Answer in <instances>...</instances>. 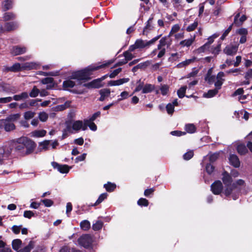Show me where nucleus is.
Returning <instances> with one entry per match:
<instances>
[{"label": "nucleus", "instance_id": "f257e3e1", "mask_svg": "<svg viewBox=\"0 0 252 252\" xmlns=\"http://www.w3.org/2000/svg\"><path fill=\"white\" fill-rule=\"evenodd\" d=\"M5 147L9 150L10 155L13 149L22 155H29L32 153L36 147V144L26 137H22L17 139L8 141Z\"/></svg>", "mask_w": 252, "mask_h": 252}, {"label": "nucleus", "instance_id": "f03ea898", "mask_svg": "<svg viewBox=\"0 0 252 252\" xmlns=\"http://www.w3.org/2000/svg\"><path fill=\"white\" fill-rule=\"evenodd\" d=\"M112 63V61H108L100 65H91L82 70L73 72L71 76V79L76 80L77 81L87 80L89 78L92 72L107 66Z\"/></svg>", "mask_w": 252, "mask_h": 252}, {"label": "nucleus", "instance_id": "7ed1b4c3", "mask_svg": "<svg viewBox=\"0 0 252 252\" xmlns=\"http://www.w3.org/2000/svg\"><path fill=\"white\" fill-rule=\"evenodd\" d=\"M222 180L226 187L224 190V194L229 197H231L233 199H237L240 194V188H238L234 183L231 185L232 179L229 174L226 172H224L222 174Z\"/></svg>", "mask_w": 252, "mask_h": 252}, {"label": "nucleus", "instance_id": "20e7f679", "mask_svg": "<svg viewBox=\"0 0 252 252\" xmlns=\"http://www.w3.org/2000/svg\"><path fill=\"white\" fill-rule=\"evenodd\" d=\"M78 242L84 248H89L92 244L93 238L90 234L83 235L78 239Z\"/></svg>", "mask_w": 252, "mask_h": 252}, {"label": "nucleus", "instance_id": "39448f33", "mask_svg": "<svg viewBox=\"0 0 252 252\" xmlns=\"http://www.w3.org/2000/svg\"><path fill=\"white\" fill-rule=\"evenodd\" d=\"M87 125L85 120L84 122L80 120L75 121L72 124V131L73 132L74 131L78 132L81 130H85L87 129Z\"/></svg>", "mask_w": 252, "mask_h": 252}, {"label": "nucleus", "instance_id": "423d86ee", "mask_svg": "<svg viewBox=\"0 0 252 252\" xmlns=\"http://www.w3.org/2000/svg\"><path fill=\"white\" fill-rule=\"evenodd\" d=\"M146 47H149L147 41L138 39L135 41L134 44L129 46V50L134 51L135 49H142Z\"/></svg>", "mask_w": 252, "mask_h": 252}, {"label": "nucleus", "instance_id": "0eeeda50", "mask_svg": "<svg viewBox=\"0 0 252 252\" xmlns=\"http://www.w3.org/2000/svg\"><path fill=\"white\" fill-rule=\"evenodd\" d=\"M9 150L6 148L5 144L0 147V164L3 163L5 160L10 156Z\"/></svg>", "mask_w": 252, "mask_h": 252}, {"label": "nucleus", "instance_id": "6e6552de", "mask_svg": "<svg viewBox=\"0 0 252 252\" xmlns=\"http://www.w3.org/2000/svg\"><path fill=\"white\" fill-rule=\"evenodd\" d=\"M238 49V45L229 44L225 47L223 51L227 55L233 56L237 53Z\"/></svg>", "mask_w": 252, "mask_h": 252}, {"label": "nucleus", "instance_id": "1a4fd4ad", "mask_svg": "<svg viewBox=\"0 0 252 252\" xmlns=\"http://www.w3.org/2000/svg\"><path fill=\"white\" fill-rule=\"evenodd\" d=\"M222 185L220 181H217L215 182L211 185V190L215 194H219L222 190Z\"/></svg>", "mask_w": 252, "mask_h": 252}, {"label": "nucleus", "instance_id": "9d476101", "mask_svg": "<svg viewBox=\"0 0 252 252\" xmlns=\"http://www.w3.org/2000/svg\"><path fill=\"white\" fill-rule=\"evenodd\" d=\"M52 166L62 173H67L71 168L67 165H61L56 162H52Z\"/></svg>", "mask_w": 252, "mask_h": 252}, {"label": "nucleus", "instance_id": "9b49d317", "mask_svg": "<svg viewBox=\"0 0 252 252\" xmlns=\"http://www.w3.org/2000/svg\"><path fill=\"white\" fill-rule=\"evenodd\" d=\"M0 125L4 127L6 131H10L15 129V126L14 124L8 121L7 120H0Z\"/></svg>", "mask_w": 252, "mask_h": 252}, {"label": "nucleus", "instance_id": "f8f14e48", "mask_svg": "<svg viewBox=\"0 0 252 252\" xmlns=\"http://www.w3.org/2000/svg\"><path fill=\"white\" fill-rule=\"evenodd\" d=\"M26 51L27 48L24 46H15L11 49V53L14 56L24 54Z\"/></svg>", "mask_w": 252, "mask_h": 252}, {"label": "nucleus", "instance_id": "ddd939ff", "mask_svg": "<svg viewBox=\"0 0 252 252\" xmlns=\"http://www.w3.org/2000/svg\"><path fill=\"white\" fill-rule=\"evenodd\" d=\"M224 76V73L223 72H220L217 74L216 79L217 81L215 83L216 89L219 90L224 81L223 77Z\"/></svg>", "mask_w": 252, "mask_h": 252}, {"label": "nucleus", "instance_id": "4468645a", "mask_svg": "<svg viewBox=\"0 0 252 252\" xmlns=\"http://www.w3.org/2000/svg\"><path fill=\"white\" fill-rule=\"evenodd\" d=\"M129 81L128 78H125L118 79L117 80H111L108 82V86H116L123 85L125 83L128 82Z\"/></svg>", "mask_w": 252, "mask_h": 252}, {"label": "nucleus", "instance_id": "2eb2a0df", "mask_svg": "<svg viewBox=\"0 0 252 252\" xmlns=\"http://www.w3.org/2000/svg\"><path fill=\"white\" fill-rule=\"evenodd\" d=\"M84 86L88 88H98L101 86V80L97 79L92 81L87 84H84Z\"/></svg>", "mask_w": 252, "mask_h": 252}, {"label": "nucleus", "instance_id": "dca6fc26", "mask_svg": "<svg viewBox=\"0 0 252 252\" xmlns=\"http://www.w3.org/2000/svg\"><path fill=\"white\" fill-rule=\"evenodd\" d=\"M18 26V24L16 22L6 23L4 24L6 32H10L16 29Z\"/></svg>", "mask_w": 252, "mask_h": 252}, {"label": "nucleus", "instance_id": "f3484780", "mask_svg": "<svg viewBox=\"0 0 252 252\" xmlns=\"http://www.w3.org/2000/svg\"><path fill=\"white\" fill-rule=\"evenodd\" d=\"M230 163L235 167H238L240 165V162L238 157L235 155H230L229 158Z\"/></svg>", "mask_w": 252, "mask_h": 252}, {"label": "nucleus", "instance_id": "a211bd4d", "mask_svg": "<svg viewBox=\"0 0 252 252\" xmlns=\"http://www.w3.org/2000/svg\"><path fill=\"white\" fill-rule=\"evenodd\" d=\"M195 36H196V34H195L193 36H191L190 38L181 41L180 42V45H181L182 47L190 46L194 42V41L195 40Z\"/></svg>", "mask_w": 252, "mask_h": 252}, {"label": "nucleus", "instance_id": "6ab92c4d", "mask_svg": "<svg viewBox=\"0 0 252 252\" xmlns=\"http://www.w3.org/2000/svg\"><path fill=\"white\" fill-rule=\"evenodd\" d=\"M38 65V64L34 62L26 63L22 64V68L23 69L31 70L37 69Z\"/></svg>", "mask_w": 252, "mask_h": 252}, {"label": "nucleus", "instance_id": "aec40b11", "mask_svg": "<svg viewBox=\"0 0 252 252\" xmlns=\"http://www.w3.org/2000/svg\"><path fill=\"white\" fill-rule=\"evenodd\" d=\"M169 38L167 36H165L161 38L159 41V44L158 45V49H160L161 47L164 48V47L166 45L167 46L170 45L169 41Z\"/></svg>", "mask_w": 252, "mask_h": 252}, {"label": "nucleus", "instance_id": "412c9836", "mask_svg": "<svg viewBox=\"0 0 252 252\" xmlns=\"http://www.w3.org/2000/svg\"><path fill=\"white\" fill-rule=\"evenodd\" d=\"M46 134L45 130H36L31 133V136L33 137H42L44 136Z\"/></svg>", "mask_w": 252, "mask_h": 252}, {"label": "nucleus", "instance_id": "4be33fe9", "mask_svg": "<svg viewBox=\"0 0 252 252\" xmlns=\"http://www.w3.org/2000/svg\"><path fill=\"white\" fill-rule=\"evenodd\" d=\"M240 17V13H237L234 17V24L240 26L242 24L243 22L246 20V17L245 15H242L240 18L238 20V18Z\"/></svg>", "mask_w": 252, "mask_h": 252}, {"label": "nucleus", "instance_id": "5701e85b", "mask_svg": "<svg viewBox=\"0 0 252 252\" xmlns=\"http://www.w3.org/2000/svg\"><path fill=\"white\" fill-rule=\"evenodd\" d=\"M28 97L29 94L28 93L23 92L20 94L14 95L12 98L16 101H20L23 99H27Z\"/></svg>", "mask_w": 252, "mask_h": 252}, {"label": "nucleus", "instance_id": "b1692460", "mask_svg": "<svg viewBox=\"0 0 252 252\" xmlns=\"http://www.w3.org/2000/svg\"><path fill=\"white\" fill-rule=\"evenodd\" d=\"M13 1L12 0H6L2 3V8L4 11L10 9L13 6Z\"/></svg>", "mask_w": 252, "mask_h": 252}, {"label": "nucleus", "instance_id": "393cba45", "mask_svg": "<svg viewBox=\"0 0 252 252\" xmlns=\"http://www.w3.org/2000/svg\"><path fill=\"white\" fill-rule=\"evenodd\" d=\"M195 60V58H193L192 59L186 60V61H183V62L179 63H178L177 65V67L178 68H179L185 67V66L189 65L191 63L194 62Z\"/></svg>", "mask_w": 252, "mask_h": 252}, {"label": "nucleus", "instance_id": "a878e982", "mask_svg": "<svg viewBox=\"0 0 252 252\" xmlns=\"http://www.w3.org/2000/svg\"><path fill=\"white\" fill-rule=\"evenodd\" d=\"M75 82L71 79H68L63 81V86L65 89L72 88L75 85Z\"/></svg>", "mask_w": 252, "mask_h": 252}, {"label": "nucleus", "instance_id": "bb28decb", "mask_svg": "<svg viewBox=\"0 0 252 252\" xmlns=\"http://www.w3.org/2000/svg\"><path fill=\"white\" fill-rule=\"evenodd\" d=\"M155 89V86L150 84L144 85L142 93L147 94L152 92Z\"/></svg>", "mask_w": 252, "mask_h": 252}, {"label": "nucleus", "instance_id": "cd10ccee", "mask_svg": "<svg viewBox=\"0 0 252 252\" xmlns=\"http://www.w3.org/2000/svg\"><path fill=\"white\" fill-rule=\"evenodd\" d=\"M81 228L85 231L89 230L91 227V223L88 220H84L80 223Z\"/></svg>", "mask_w": 252, "mask_h": 252}, {"label": "nucleus", "instance_id": "c85d7f7f", "mask_svg": "<svg viewBox=\"0 0 252 252\" xmlns=\"http://www.w3.org/2000/svg\"><path fill=\"white\" fill-rule=\"evenodd\" d=\"M219 90L216 89V88L213 90H210L208 91L207 93H205L203 94V96L206 98H211L215 95H216L218 93Z\"/></svg>", "mask_w": 252, "mask_h": 252}, {"label": "nucleus", "instance_id": "c756f323", "mask_svg": "<svg viewBox=\"0 0 252 252\" xmlns=\"http://www.w3.org/2000/svg\"><path fill=\"white\" fill-rule=\"evenodd\" d=\"M50 140H45L39 143V146L41 147L42 150L46 151L49 149Z\"/></svg>", "mask_w": 252, "mask_h": 252}, {"label": "nucleus", "instance_id": "7c9ffc66", "mask_svg": "<svg viewBox=\"0 0 252 252\" xmlns=\"http://www.w3.org/2000/svg\"><path fill=\"white\" fill-rule=\"evenodd\" d=\"M237 152L240 155H245L247 152V149L245 145L243 144H240L237 147Z\"/></svg>", "mask_w": 252, "mask_h": 252}, {"label": "nucleus", "instance_id": "2f4dec72", "mask_svg": "<svg viewBox=\"0 0 252 252\" xmlns=\"http://www.w3.org/2000/svg\"><path fill=\"white\" fill-rule=\"evenodd\" d=\"M15 17V15L12 12H5L2 18L4 21H7L14 19Z\"/></svg>", "mask_w": 252, "mask_h": 252}, {"label": "nucleus", "instance_id": "473e14b6", "mask_svg": "<svg viewBox=\"0 0 252 252\" xmlns=\"http://www.w3.org/2000/svg\"><path fill=\"white\" fill-rule=\"evenodd\" d=\"M103 223L101 220H97L92 225L93 229L94 231H97L101 229L103 226Z\"/></svg>", "mask_w": 252, "mask_h": 252}, {"label": "nucleus", "instance_id": "72a5a7b5", "mask_svg": "<svg viewBox=\"0 0 252 252\" xmlns=\"http://www.w3.org/2000/svg\"><path fill=\"white\" fill-rule=\"evenodd\" d=\"M104 187L107 191L112 192L116 189V185L115 184L108 182L107 184L104 185Z\"/></svg>", "mask_w": 252, "mask_h": 252}, {"label": "nucleus", "instance_id": "f704fd0d", "mask_svg": "<svg viewBox=\"0 0 252 252\" xmlns=\"http://www.w3.org/2000/svg\"><path fill=\"white\" fill-rule=\"evenodd\" d=\"M198 25V21L195 20L192 24L189 25L187 27L186 31L188 32H190L193 31L197 28Z\"/></svg>", "mask_w": 252, "mask_h": 252}, {"label": "nucleus", "instance_id": "c9c22d12", "mask_svg": "<svg viewBox=\"0 0 252 252\" xmlns=\"http://www.w3.org/2000/svg\"><path fill=\"white\" fill-rule=\"evenodd\" d=\"M134 51H130L129 48L126 51H125L123 53V55L125 59H126L127 61H129L132 60L135 56L131 53L132 52Z\"/></svg>", "mask_w": 252, "mask_h": 252}, {"label": "nucleus", "instance_id": "e433bc0d", "mask_svg": "<svg viewBox=\"0 0 252 252\" xmlns=\"http://www.w3.org/2000/svg\"><path fill=\"white\" fill-rule=\"evenodd\" d=\"M185 129L188 133H192L195 131L196 127L193 124H189L185 126Z\"/></svg>", "mask_w": 252, "mask_h": 252}, {"label": "nucleus", "instance_id": "4c0bfd02", "mask_svg": "<svg viewBox=\"0 0 252 252\" xmlns=\"http://www.w3.org/2000/svg\"><path fill=\"white\" fill-rule=\"evenodd\" d=\"M39 93V90L35 86H33L32 90L29 94V95L31 97H36L38 96Z\"/></svg>", "mask_w": 252, "mask_h": 252}, {"label": "nucleus", "instance_id": "58836bf2", "mask_svg": "<svg viewBox=\"0 0 252 252\" xmlns=\"http://www.w3.org/2000/svg\"><path fill=\"white\" fill-rule=\"evenodd\" d=\"M187 86H183L177 91V94L179 98H182L185 96Z\"/></svg>", "mask_w": 252, "mask_h": 252}, {"label": "nucleus", "instance_id": "ea45409f", "mask_svg": "<svg viewBox=\"0 0 252 252\" xmlns=\"http://www.w3.org/2000/svg\"><path fill=\"white\" fill-rule=\"evenodd\" d=\"M33 248V243L30 241L28 246H26L24 249L20 250L17 252H30Z\"/></svg>", "mask_w": 252, "mask_h": 252}, {"label": "nucleus", "instance_id": "a19ab883", "mask_svg": "<svg viewBox=\"0 0 252 252\" xmlns=\"http://www.w3.org/2000/svg\"><path fill=\"white\" fill-rule=\"evenodd\" d=\"M22 244V241L20 239H15L12 241V248L15 250H17L19 249Z\"/></svg>", "mask_w": 252, "mask_h": 252}, {"label": "nucleus", "instance_id": "79ce46f5", "mask_svg": "<svg viewBox=\"0 0 252 252\" xmlns=\"http://www.w3.org/2000/svg\"><path fill=\"white\" fill-rule=\"evenodd\" d=\"M20 117L19 114H14L9 116L6 118L5 120H7L8 121L13 123V122L18 120Z\"/></svg>", "mask_w": 252, "mask_h": 252}, {"label": "nucleus", "instance_id": "37998d69", "mask_svg": "<svg viewBox=\"0 0 252 252\" xmlns=\"http://www.w3.org/2000/svg\"><path fill=\"white\" fill-rule=\"evenodd\" d=\"M21 68H22V66H21L20 64L17 63L13 64L12 66L9 67L7 70L9 71L16 72L20 70Z\"/></svg>", "mask_w": 252, "mask_h": 252}, {"label": "nucleus", "instance_id": "c03bdc74", "mask_svg": "<svg viewBox=\"0 0 252 252\" xmlns=\"http://www.w3.org/2000/svg\"><path fill=\"white\" fill-rule=\"evenodd\" d=\"M100 115V112H97L94 114L93 116H92L89 119H85V122L87 123V124H89L90 122H92L94 121L96 118L98 117Z\"/></svg>", "mask_w": 252, "mask_h": 252}, {"label": "nucleus", "instance_id": "a18cd8bd", "mask_svg": "<svg viewBox=\"0 0 252 252\" xmlns=\"http://www.w3.org/2000/svg\"><path fill=\"white\" fill-rule=\"evenodd\" d=\"M39 119L41 122H46L48 118V114L45 112H41L38 114Z\"/></svg>", "mask_w": 252, "mask_h": 252}, {"label": "nucleus", "instance_id": "49530a36", "mask_svg": "<svg viewBox=\"0 0 252 252\" xmlns=\"http://www.w3.org/2000/svg\"><path fill=\"white\" fill-rule=\"evenodd\" d=\"M107 197V193H103L101 194L97 200L96 201L95 203L94 204V206H95L98 205L99 203L102 202L105 199H106Z\"/></svg>", "mask_w": 252, "mask_h": 252}, {"label": "nucleus", "instance_id": "de8ad7c7", "mask_svg": "<svg viewBox=\"0 0 252 252\" xmlns=\"http://www.w3.org/2000/svg\"><path fill=\"white\" fill-rule=\"evenodd\" d=\"M110 90L108 89H103L99 91L100 95H103L105 98L110 96Z\"/></svg>", "mask_w": 252, "mask_h": 252}, {"label": "nucleus", "instance_id": "09e8293b", "mask_svg": "<svg viewBox=\"0 0 252 252\" xmlns=\"http://www.w3.org/2000/svg\"><path fill=\"white\" fill-rule=\"evenodd\" d=\"M169 87L167 85H161L160 87L161 93L163 95H165L167 94L169 91Z\"/></svg>", "mask_w": 252, "mask_h": 252}, {"label": "nucleus", "instance_id": "8fccbe9b", "mask_svg": "<svg viewBox=\"0 0 252 252\" xmlns=\"http://www.w3.org/2000/svg\"><path fill=\"white\" fill-rule=\"evenodd\" d=\"M35 113L32 111H28L24 113V117L26 120L32 119L35 115Z\"/></svg>", "mask_w": 252, "mask_h": 252}, {"label": "nucleus", "instance_id": "3c124183", "mask_svg": "<svg viewBox=\"0 0 252 252\" xmlns=\"http://www.w3.org/2000/svg\"><path fill=\"white\" fill-rule=\"evenodd\" d=\"M174 105L171 103H168L166 106V109L167 112L169 115H172L174 112Z\"/></svg>", "mask_w": 252, "mask_h": 252}, {"label": "nucleus", "instance_id": "603ef678", "mask_svg": "<svg viewBox=\"0 0 252 252\" xmlns=\"http://www.w3.org/2000/svg\"><path fill=\"white\" fill-rule=\"evenodd\" d=\"M131 95L129 94V93L127 92L124 91L121 93L120 95L121 97L118 99V101H120L124 99H126Z\"/></svg>", "mask_w": 252, "mask_h": 252}, {"label": "nucleus", "instance_id": "864d4df0", "mask_svg": "<svg viewBox=\"0 0 252 252\" xmlns=\"http://www.w3.org/2000/svg\"><path fill=\"white\" fill-rule=\"evenodd\" d=\"M151 64V61H147L145 62L137 64V67L139 69H145Z\"/></svg>", "mask_w": 252, "mask_h": 252}, {"label": "nucleus", "instance_id": "5fc2aeb1", "mask_svg": "<svg viewBox=\"0 0 252 252\" xmlns=\"http://www.w3.org/2000/svg\"><path fill=\"white\" fill-rule=\"evenodd\" d=\"M137 83H138V84L137 85L136 87L135 88V89L133 92V93L139 92L140 91H142V92L143 90L144 86V83L141 82L140 80H139L138 82H137Z\"/></svg>", "mask_w": 252, "mask_h": 252}, {"label": "nucleus", "instance_id": "6e6d98bb", "mask_svg": "<svg viewBox=\"0 0 252 252\" xmlns=\"http://www.w3.org/2000/svg\"><path fill=\"white\" fill-rule=\"evenodd\" d=\"M220 50V44H218L216 47H212L211 49V52L215 55H218Z\"/></svg>", "mask_w": 252, "mask_h": 252}, {"label": "nucleus", "instance_id": "4d7b16f0", "mask_svg": "<svg viewBox=\"0 0 252 252\" xmlns=\"http://www.w3.org/2000/svg\"><path fill=\"white\" fill-rule=\"evenodd\" d=\"M68 132L69 133H73V131H72L71 127L69 126H67L66 128L63 130V133L62 135V138L64 139L67 137L68 136Z\"/></svg>", "mask_w": 252, "mask_h": 252}, {"label": "nucleus", "instance_id": "13d9d810", "mask_svg": "<svg viewBox=\"0 0 252 252\" xmlns=\"http://www.w3.org/2000/svg\"><path fill=\"white\" fill-rule=\"evenodd\" d=\"M209 48V47L208 46V44L205 43L203 46H201L200 47L197 49V52L198 53H201L205 52L206 51L208 50Z\"/></svg>", "mask_w": 252, "mask_h": 252}, {"label": "nucleus", "instance_id": "bf43d9fd", "mask_svg": "<svg viewBox=\"0 0 252 252\" xmlns=\"http://www.w3.org/2000/svg\"><path fill=\"white\" fill-rule=\"evenodd\" d=\"M13 100L12 97L7 96L5 97H0V103L5 104L11 102Z\"/></svg>", "mask_w": 252, "mask_h": 252}, {"label": "nucleus", "instance_id": "052dcab7", "mask_svg": "<svg viewBox=\"0 0 252 252\" xmlns=\"http://www.w3.org/2000/svg\"><path fill=\"white\" fill-rule=\"evenodd\" d=\"M137 204L139 206H147L149 204V202L148 200H147L145 198H141L138 200L137 201Z\"/></svg>", "mask_w": 252, "mask_h": 252}, {"label": "nucleus", "instance_id": "680f3d73", "mask_svg": "<svg viewBox=\"0 0 252 252\" xmlns=\"http://www.w3.org/2000/svg\"><path fill=\"white\" fill-rule=\"evenodd\" d=\"M193 156V151H189L183 155L184 159L185 160L190 159Z\"/></svg>", "mask_w": 252, "mask_h": 252}, {"label": "nucleus", "instance_id": "e2e57ef3", "mask_svg": "<svg viewBox=\"0 0 252 252\" xmlns=\"http://www.w3.org/2000/svg\"><path fill=\"white\" fill-rule=\"evenodd\" d=\"M41 101V99H32L30 101L29 105L30 106H35L38 107L39 106V104L38 102Z\"/></svg>", "mask_w": 252, "mask_h": 252}, {"label": "nucleus", "instance_id": "0e129e2a", "mask_svg": "<svg viewBox=\"0 0 252 252\" xmlns=\"http://www.w3.org/2000/svg\"><path fill=\"white\" fill-rule=\"evenodd\" d=\"M54 79L51 77H47L43 79L41 82L43 84H52L53 83Z\"/></svg>", "mask_w": 252, "mask_h": 252}, {"label": "nucleus", "instance_id": "69168bd1", "mask_svg": "<svg viewBox=\"0 0 252 252\" xmlns=\"http://www.w3.org/2000/svg\"><path fill=\"white\" fill-rule=\"evenodd\" d=\"M41 201L47 207H50L53 204V201L50 199H43L41 200Z\"/></svg>", "mask_w": 252, "mask_h": 252}, {"label": "nucleus", "instance_id": "338daca9", "mask_svg": "<svg viewBox=\"0 0 252 252\" xmlns=\"http://www.w3.org/2000/svg\"><path fill=\"white\" fill-rule=\"evenodd\" d=\"M122 71V68H117L114 70L112 72H111L109 76L111 78H114L116 76H117L121 71Z\"/></svg>", "mask_w": 252, "mask_h": 252}, {"label": "nucleus", "instance_id": "774afa93", "mask_svg": "<svg viewBox=\"0 0 252 252\" xmlns=\"http://www.w3.org/2000/svg\"><path fill=\"white\" fill-rule=\"evenodd\" d=\"M206 170L209 174H211L214 170V167L210 163L207 164L206 166Z\"/></svg>", "mask_w": 252, "mask_h": 252}]
</instances>
